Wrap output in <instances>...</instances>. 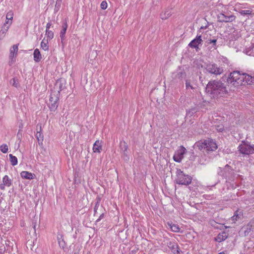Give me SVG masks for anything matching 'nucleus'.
I'll list each match as a JSON object with an SVG mask.
<instances>
[{
    "label": "nucleus",
    "mask_w": 254,
    "mask_h": 254,
    "mask_svg": "<svg viewBox=\"0 0 254 254\" xmlns=\"http://www.w3.org/2000/svg\"><path fill=\"white\" fill-rule=\"evenodd\" d=\"M227 90L224 84L219 81H210L207 83V96L218 98L226 94Z\"/></svg>",
    "instance_id": "1"
},
{
    "label": "nucleus",
    "mask_w": 254,
    "mask_h": 254,
    "mask_svg": "<svg viewBox=\"0 0 254 254\" xmlns=\"http://www.w3.org/2000/svg\"><path fill=\"white\" fill-rule=\"evenodd\" d=\"M244 72L242 71H233L230 73L227 82L234 87H239L244 84Z\"/></svg>",
    "instance_id": "2"
},
{
    "label": "nucleus",
    "mask_w": 254,
    "mask_h": 254,
    "mask_svg": "<svg viewBox=\"0 0 254 254\" xmlns=\"http://www.w3.org/2000/svg\"><path fill=\"white\" fill-rule=\"evenodd\" d=\"M238 151L242 155H249L254 153V145L248 141L242 140L238 147Z\"/></svg>",
    "instance_id": "3"
},
{
    "label": "nucleus",
    "mask_w": 254,
    "mask_h": 254,
    "mask_svg": "<svg viewBox=\"0 0 254 254\" xmlns=\"http://www.w3.org/2000/svg\"><path fill=\"white\" fill-rule=\"evenodd\" d=\"M192 178L190 176L186 175L180 169L177 170V178L176 182L177 184L182 185H189L191 182Z\"/></svg>",
    "instance_id": "4"
},
{
    "label": "nucleus",
    "mask_w": 254,
    "mask_h": 254,
    "mask_svg": "<svg viewBox=\"0 0 254 254\" xmlns=\"http://www.w3.org/2000/svg\"><path fill=\"white\" fill-rule=\"evenodd\" d=\"M59 95V92L58 93H52L50 96L49 108L51 111H55L58 107Z\"/></svg>",
    "instance_id": "5"
},
{
    "label": "nucleus",
    "mask_w": 254,
    "mask_h": 254,
    "mask_svg": "<svg viewBox=\"0 0 254 254\" xmlns=\"http://www.w3.org/2000/svg\"><path fill=\"white\" fill-rule=\"evenodd\" d=\"M223 67L218 66L215 64H207V72L209 73L218 75L223 73Z\"/></svg>",
    "instance_id": "6"
},
{
    "label": "nucleus",
    "mask_w": 254,
    "mask_h": 254,
    "mask_svg": "<svg viewBox=\"0 0 254 254\" xmlns=\"http://www.w3.org/2000/svg\"><path fill=\"white\" fill-rule=\"evenodd\" d=\"M187 152V150L183 146H180L175 151L173 159L176 162H181L184 158V155Z\"/></svg>",
    "instance_id": "7"
},
{
    "label": "nucleus",
    "mask_w": 254,
    "mask_h": 254,
    "mask_svg": "<svg viewBox=\"0 0 254 254\" xmlns=\"http://www.w3.org/2000/svg\"><path fill=\"white\" fill-rule=\"evenodd\" d=\"M218 21L220 22H231L235 20L236 16L234 15L227 16L221 13L218 15Z\"/></svg>",
    "instance_id": "8"
},
{
    "label": "nucleus",
    "mask_w": 254,
    "mask_h": 254,
    "mask_svg": "<svg viewBox=\"0 0 254 254\" xmlns=\"http://www.w3.org/2000/svg\"><path fill=\"white\" fill-rule=\"evenodd\" d=\"M202 42L201 36H197L196 38L189 43V46L192 48L195 49L196 51H197L199 49V46L201 45Z\"/></svg>",
    "instance_id": "9"
},
{
    "label": "nucleus",
    "mask_w": 254,
    "mask_h": 254,
    "mask_svg": "<svg viewBox=\"0 0 254 254\" xmlns=\"http://www.w3.org/2000/svg\"><path fill=\"white\" fill-rule=\"evenodd\" d=\"M254 230V221H252L248 225L242 228V231L244 232V236H247L249 233Z\"/></svg>",
    "instance_id": "10"
},
{
    "label": "nucleus",
    "mask_w": 254,
    "mask_h": 254,
    "mask_svg": "<svg viewBox=\"0 0 254 254\" xmlns=\"http://www.w3.org/2000/svg\"><path fill=\"white\" fill-rule=\"evenodd\" d=\"M13 15V12L12 10H9L6 14V20L4 23V26H7V30L12 24Z\"/></svg>",
    "instance_id": "11"
},
{
    "label": "nucleus",
    "mask_w": 254,
    "mask_h": 254,
    "mask_svg": "<svg viewBox=\"0 0 254 254\" xmlns=\"http://www.w3.org/2000/svg\"><path fill=\"white\" fill-rule=\"evenodd\" d=\"M11 184V180L7 175H5L2 178V183L0 185V189L1 190L5 189V187H9Z\"/></svg>",
    "instance_id": "12"
},
{
    "label": "nucleus",
    "mask_w": 254,
    "mask_h": 254,
    "mask_svg": "<svg viewBox=\"0 0 254 254\" xmlns=\"http://www.w3.org/2000/svg\"><path fill=\"white\" fill-rule=\"evenodd\" d=\"M102 149V141L97 140L95 141L93 146V152L94 153H100Z\"/></svg>",
    "instance_id": "13"
},
{
    "label": "nucleus",
    "mask_w": 254,
    "mask_h": 254,
    "mask_svg": "<svg viewBox=\"0 0 254 254\" xmlns=\"http://www.w3.org/2000/svg\"><path fill=\"white\" fill-rule=\"evenodd\" d=\"M217 145L215 141L212 139H207V151H214L217 148Z\"/></svg>",
    "instance_id": "14"
},
{
    "label": "nucleus",
    "mask_w": 254,
    "mask_h": 254,
    "mask_svg": "<svg viewBox=\"0 0 254 254\" xmlns=\"http://www.w3.org/2000/svg\"><path fill=\"white\" fill-rule=\"evenodd\" d=\"M21 178L25 179L32 180L35 178V175L26 171H23L20 173Z\"/></svg>",
    "instance_id": "15"
},
{
    "label": "nucleus",
    "mask_w": 254,
    "mask_h": 254,
    "mask_svg": "<svg viewBox=\"0 0 254 254\" xmlns=\"http://www.w3.org/2000/svg\"><path fill=\"white\" fill-rule=\"evenodd\" d=\"M168 246L175 254H180L179 251V246L178 244L174 242H170L168 244Z\"/></svg>",
    "instance_id": "16"
},
{
    "label": "nucleus",
    "mask_w": 254,
    "mask_h": 254,
    "mask_svg": "<svg viewBox=\"0 0 254 254\" xmlns=\"http://www.w3.org/2000/svg\"><path fill=\"white\" fill-rule=\"evenodd\" d=\"M195 145L199 150L204 152L206 148V140H199L195 143Z\"/></svg>",
    "instance_id": "17"
},
{
    "label": "nucleus",
    "mask_w": 254,
    "mask_h": 254,
    "mask_svg": "<svg viewBox=\"0 0 254 254\" xmlns=\"http://www.w3.org/2000/svg\"><path fill=\"white\" fill-rule=\"evenodd\" d=\"M18 45H14L10 50L9 58L11 60H13L17 55L18 50Z\"/></svg>",
    "instance_id": "18"
},
{
    "label": "nucleus",
    "mask_w": 254,
    "mask_h": 254,
    "mask_svg": "<svg viewBox=\"0 0 254 254\" xmlns=\"http://www.w3.org/2000/svg\"><path fill=\"white\" fill-rule=\"evenodd\" d=\"M216 41L217 39L215 38L207 40V49L210 51L215 50L216 49Z\"/></svg>",
    "instance_id": "19"
},
{
    "label": "nucleus",
    "mask_w": 254,
    "mask_h": 254,
    "mask_svg": "<svg viewBox=\"0 0 254 254\" xmlns=\"http://www.w3.org/2000/svg\"><path fill=\"white\" fill-rule=\"evenodd\" d=\"M244 82L243 84H245V83L248 84L252 85L254 84V76H252L247 73H244Z\"/></svg>",
    "instance_id": "20"
},
{
    "label": "nucleus",
    "mask_w": 254,
    "mask_h": 254,
    "mask_svg": "<svg viewBox=\"0 0 254 254\" xmlns=\"http://www.w3.org/2000/svg\"><path fill=\"white\" fill-rule=\"evenodd\" d=\"M228 237V234L225 232H222L219 233L216 237L215 238L216 241L221 242L226 240Z\"/></svg>",
    "instance_id": "21"
},
{
    "label": "nucleus",
    "mask_w": 254,
    "mask_h": 254,
    "mask_svg": "<svg viewBox=\"0 0 254 254\" xmlns=\"http://www.w3.org/2000/svg\"><path fill=\"white\" fill-rule=\"evenodd\" d=\"M34 60L36 62H39L42 59L41 54L38 49H36L33 53Z\"/></svg>",
    "instance_id": "22"
},
{
    "label": "nucleus",
    "mask_w": 254,
    "mask_h": 254,
    "mask_svg": "<svg viewBox=\"0 0 254 254\" xmlns=\"http://www.w3.org/2000/svg\"><path fill=\"white\" fill-rule=\"evenodd\" d=\"M167 224L168 226L170 227V229L172 231L174 232H179L180 230V228L179 225L177 224H173L172 223L168 222Z\"/></svg>",
    "instance_id": "23"
},
{
    "label": "nucleus",
    "mask_w": 254,
    "mask_h": 254,
    "mask_svg": "<svg viewBox=\"0 0 254 254\" xmlns=\"http://www.w3.org/2000/svg\"><path fill=\"white\" fill-rule=\"evenodd\" d=\"M243 214L241 212H239L238 210H237L235 212L234 215L232 217V220L233 221H236L239 220L242 216Z\"/></svg>",
    "instance_id": "24"
},
{
    "label": "nucleus",
    "mask_w": 254,
    "mask_h": 254,
    "mask_svg": "<svg viewBox=\"0 0 254 254\" xmlns=\"http://www.w3.org/2000/svg\"><path fill=\"white\" fill-rule=\"evenodd\" d=\"M9 160L11 163V164L12 166H14L17 164V163H18L17 159L15 156H13L12 154H9Z\"/></svg>",
    "instance_id": "25"
},
{
    "label": "nucleus",
    "mask_w": 254,
    "mask_h": 254,
    "mask_svg": "<svg viewBox=\"0 0 254 254\" xmlns=\"http://www.w3.org/2000/svg\"><path fill=\"white\" fill-rule=\"evenodd\" d=\"M41 47L44 51H48L49 50V46H48V40H45L43 39L41 43Z\"/></svg>",
    "instance_id": "26"
},
{
    "label": "nucleus",
    "mask_w": 254,
    "mask_h": 254,
    "mask_svg": "<svg viewBox=\"0 0 254 254\" xmlns=\"http://www.w3.org/2000/svg\"><path fill=\"white\" fill-rule=\"evenodd\" d=\"M67 28V24L66 22H65L62 26V29L60 32V36L61 38H63L64 37V35L65 34Z\"/></svg>",
    "instance_id": "27"
},
{
    "label": "nucleus",
    "mask_w": 254,
    "mask_h": 254,
    "mask_svg": "<svg viewBox=\"0 0 254 254\" xmlns=\"http://www.w3.org/2000/svg\"><path fill=\"white\" fill-rule=\"evenodd\" d=\"M171 14L168 11H164L160 14V18L163 20H166L170 17Z\"/></svg>",
    "instance_id": "28"
},
{
    "label": "nucleus",
    "mask_w": 254,
    "mask_h": 254,
    "mask_svg": "<svg viewBox=\"0 0 254 254\" xmlns=\"http://www.w3.org/2000/svg\"><path fill=\"white\" fill-rule=\"evenodd\" d=\"M0 150L2 153H6L8 152V147L7 144H3L0 146Z\"/></svg>",
    "instance_id": "29"
},
{
    "label": "nucleus",
    "mask_w": 254,
    "mask_h": 254,
    "mask_svg": "<svg viewBox=\"0 0 254 254\" xmlns=\"http://www.w3.org/2000/svg\"><path fill=\"white\" fill-rule=\"evenodd\" d=\"M46 36L48 39L51 40L54 38V34L51 30L46 31Z\"/></svg>",
    "instance_id": "30"
},
{
    "label": "nucleus",
    "mask_w": 254,
    "mask_h": 254,
    "mask_svg": "<svg viewBox=\"0 0 254 254\" xmlns=\"http://www.w3.org/2000/svg\"><path fill=\"white\" fill-rule=\"evenodd\" d=\"M10 83L14 87H18L19 86L18 80L15 78H13L10 80Z\"/></svg>",
    "instance_id": "31"
},
{
    "label": "nucleus",
    "mask_w": 254,
    "mask_h": 254,
    "mask_svg": "<svg viewBox=\"0 0 254 254\" xmlns=\"http://www.w3.org/2000/svg\"><path fill=\"white\" fill-rule=\"evenodd\" d=\"M245 53L249 56H254V47L250 49H246Z\"/></svg>",
    "instance_id": "32"
},
{
    "label": "nucleus",
    "mask_w": 254,
    "mask_h": 254,
    "mask_svg": "<svg viewBox=\"0 0 254 254\" xmlns=\"http://www.w3.org/2000/svg\"><path fill=\"white\" fill-rule=\"evenodd\" d=\"M239 12L242 15H250L252 13V11L250 10H242Z\"/></svg>",
    "instance_id": "33"
},
{
    "label": "nucleus",
    "mask_w": 254,
    "mask_h": 254,
    "mask_svg": "<svg viewBox=\"0 0 254 254\" xmlns=\"http://www.w3.org/2000/svg\"><path fill=\"white\" fill-rule=\"evenodd\" d=\"M107 2L105 0L102 1L100 4L101 8L103 10L106 9L107 8Z\"/></svg>",
    "instance_id": "34"
},
{
    "label": "nucleus",
    "mask_w": 254,
    "mask_h": 254,
    "mask_svg": "<svg viewBox=\"0 0 254 254\" xmlns=\"http://www.w3.org/2000/svg\"><path fill=\"white\" fill-rule=\"evenodd\" d=\"M186 86L187 88L190 87V88L193 89V87L191 86L190 81L188 80H187L186 82Z\"/></svg>",
    "instance_id": "35"
},
{
    "label": "nucleus",
    "mask_w": 254,
    "mask_h": 254,
    "mask_svg": "<svg viewBox=\"0 0 254 254\" xmlns=\"http://www.w3.org/2000/svg\"><path fill=\"white\" fill-rule=\"evenodd\" d=\"M216 129L219 132H222L224 128H223V127L220 126H218L217 127Z\"/></svg>",
    "instance_id": "36"
},
{
    "label": "nucleus",
    "mask_w": 254,
    "mask_h": 254,
    "mask_svg": "<svg viewBox=\"0 0 254 254\" xmlns=\"http://www.w3.org/2000/svg\"><path fill=\"white\" fill-rule=\"evenodd\" d=\"M225 169L226 170H227L228 172L229 171H232V169H231V167L228 165H226L225 166Z\"/></svg>",
    "instance_id": "37"
},
{
    "label": "nucleus",
    "mask_w": 254,
    "mask_h": 254,
    "mask_svg": "<svg viewBox=\"0 0 254 254\" xmlns=\"http://www.w3.org/2000/svg\"><path fill=\"white\" fill-rule=\"evenodd\" d=\"M51 26V24L50 23H47L46 31L50 30L49 29L50 28Z\"/></svg>",
    "instance_id": "38"
},
{
    "label": "nucleus",
    "mask_w": 254,
    "mask_h": 254,
    "mask_svg": "<svg viewBox=\"0 0 254 254\" xmlns=\"http://www.w3.org/2000/svg\"><path fill=\"white\" fill-rule=\"evenodd\" d=\"M210 223L211 224V225L213 226L214 227H216V228L217 227L215 226V224H217V223L215 221H214L213 220L210 221Z\"/></svg>",
    "instance_id": "39"
},
{
    "label": "nucleus",
    "mask_w": 254,
    "mask_h": 254,
    "mask_svg": "<svg viewBox=\"0 0 254 254\" xmlns=\"http://www.w3.org/2000/svg\"><path fill=\"white\" fill-rule=\"evenodd\" d=\"M124 149H125L124 152L127 151L128 149L127 145L125 142H124Z\"/></svg>",
    "instance_id": "40"
},
{
    "label": "nucleus",
    "mask_w": 254,
    "mask_h": 254,
    "mask_svg": "<svg viewBox=\"0 0 254 254\" xmlns=\"http://www.w3.org/2000/svg\"><path fill=\"white\" fill-rule=\"evenodd\" d=\"M59 245H60V246H62V247L63 248H64V246L63 245H62V242H61V241H59Z\"/></svg>",
    "instance_id": "41"
},
{
    "label": "nucleus",
    "mask_w": 254,
    "mask_h": 254,
    "mask_svg": "<svg viewBox=\"0 0 254 254\" xmlns=\"http://www.w3.org/2000/svg\"><path fill=\"white\" fill-rule=\"evenodd\" d=\"M190 235H191L190 233H188V234L186 235L187 237L189 238V236H190Z\"/></svg>",
    "instance_id": "42"
},
{
    "label": "nucleus",
    "mask_w": 254,
    "mask_h": 254,
    "mask_svg": "<svg viewBox=\"0 0 254 254\" xmlns=\"http://www.w3.org/2000/svg\"><path fill=\"white\" fill-rule=\"evenodd\" d=\"M218 254H225L224 253H219Z\"/></svg>",
    "instance_id": "43"
},
{
    "label": "nucleus",
    "mask_w": 254,
    "mask_h": 254,
    "mask_svg": "<svg viewBox=\"0 0 254 254\" xmlns=\"http://www.w3.org/2000/svg\"><path fill=\"white\" fill-rule=\"evenodd\" d=\"M225 177H229V176H228L227 174H225Z\"/></svg>",
    "instance_id": "44"
},
{
    "label": "nucleus",
    "mask_w": 254,
    "mask_h": 254,
    "mask_svg": "<svg viewBox=\"0 0 254 254\" xmlns=\"http://www.w3.org/2000/svg\"><path fill=\"white\" fill-rule=\"evenodd\" d=\"M103 215V214L101 215L100 216V218H101V217H102Z\"/></svg>",
    "instance_id": "45"
},
{
    "label": "nucleus",
    "mask_w": 254,
    "mask_h": 254,
    "mask_svg": "<svg viewBox=\"0 0 254 254\" xmlns=\"http://www.w3.org/2000/svg\"><path fill=\"white\" fill-rule=\"evenodd\" d=\"M207 25H208V22H207ZM208 27V25H207V27Z\"/></svg>",
    "instance_id": "46"
}]
</instances>
